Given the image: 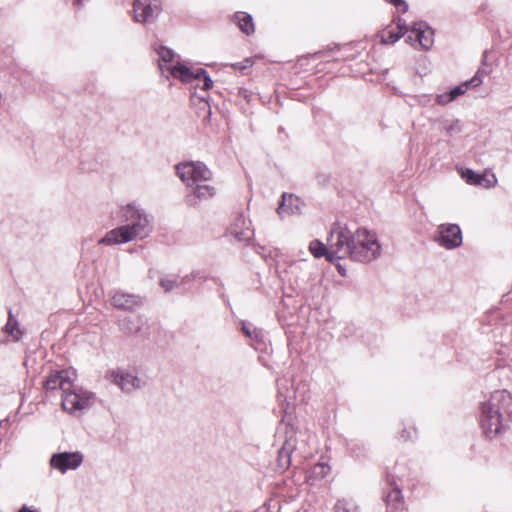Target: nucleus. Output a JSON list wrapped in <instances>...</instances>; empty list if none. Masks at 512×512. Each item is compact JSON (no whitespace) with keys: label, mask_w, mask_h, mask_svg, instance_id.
Segmentation results:
<instances>
[{"label":"nucleus","mask_w":512,"mask_h":512,"mask_svg":"<svg viewBox=\"0 0 512 512\" xmlns=\"http://www.w3.org/2000/svg\"><path fill=\"white\" fill-rule=\"evenodd\" d=\"M327 242L330 247L329 257H332L333 263L345 258L368 263L376 259L381 251V246L374 234L366 229H357L356 232H352L340 223L332 225Z\"/></svg>","instance_id":"1"},{"label":"nucleus","mask_w":512,"mask_h":512,"mask_svg":"<svg viewBox=\"0 0 512 512\" xmlns=\"http://www.w3.org/2000/svg\"><path fill=\"white\" fill-rule=\"evenodd\" d=\"M121 217L125 224L108 231L98 241L99 244L106 246L125 244L136 239H144L153 230L152 216L136 203L122 207Z\"/></svg>","instance_id":"2"},{"label":"nucleus","mask_w":512,"mask_h":512,"mask_svg":"<svg viewBox=\"0 0 512 512\" xmlns=\"http://www.w3.org/2000/svg\"><path fill=\"white\" fill-rule=\"evenodd\" d=\"M512 396L507 390H496L480 408V426L484 435L492 439L506 431L511 420Z\"/></svg>","instance_id":"3"},{"label":"nucleus","mask_w":512,"mask_h":512,"mask_svg":"<svg viewBox=\"0 0 512 512\" xmlns=\"http://www.w3.org/2000/svg\"><path fill=\"white\" fill-rule=\"evenodd\" d=\"M74 371L60 370L52 372L44 381L46 391L62 390V407L75 413L92 406L95 394L73 384Z\"/></svg>","instance_id":"4"},{"label":"nucleus","mask_w":512,"mask_h":512,"mask_svg":"<svg viewBox=\"0 0 512 512\" xmlns=\"http://www.w3.org/2000/svg\"><path fill=\"white\" fill-rule=\"evenodd\" d=\"M176 172L187 187H193L196 183L210 181L213 176L212 171L200 161L179 163L176 165Z\"/></svg>","instance_id":"5"},{"label":"nucleus","mask_w":512,"mask_h":512,"mask_svg":"<svg viewBox=\"0 0 512 512\" xmlns=\"http://www.w3.org/2000/svg\"><path fill=\"white\" fill-rule=\"evenodd\" d=\"M167 70H169L173 77L179 79L183 83L199 86L200 81H203L201 89L204 91L211 89L213 86L212 79L208 72L203 68L192 71L187 66L177 63L176 65L168 67Z\"/></svg>","instance_id":"6"},{"label":"nucleus","mask_w":512,"mask_h":512,"mask_svg":"<svg viewBox=\"0 0 512 512\" xmlns=\"http://www.w3.org/2000/svg\"><path fill=\"white\" fill-rule=\"evenodd\" d=\"M436 233L435 241L446 249H454L462 244V231L457 224H441Z\"/></svg>","instance_id":"7"},{"label":"nucleus","mask_w":512,"mask_h":512,"mask_svg":"<svg viewBox=\"0 0 512 512\" xmlns=\"http://www.w3.org/2000/svg\"><path fill=\"white\" fill-rule=\"evenodd\" d=\"M119 329L126 335L146 337L149 335L148 318L144 315H132L119 320Z\"/></svg>","instance_id":"8"},{"label":"nucleus","mask_w":512,"mask_h":512,"mask_svg":"<svg viewBox=\"0 0 512 512\" xmlns=\"http://www.w3.org/2000/svg\"><path fill=\"white\" fill-rule=\"evenodd\" d=\"M83 462V454L79 451L76 452H59L55 453L50 458V465L52 468L59 470L61 473H66L68 470H75L81 466Z\"/></svg>","instance_id":"9"},{"label":"nucleus","mask_w":512,"mask_h":512,"mask_svg":"<svg viewBox=\"0 0 512 512\" xmlns=\"http://www.w3.org/2000/svg\"><path fill=\"white\" fill-rule=\"evenodd\" d=\"M160 13V7L155 0H134L133 19L135 22L148 23Z\"/></svg>","instance_id":"10"},{"label":"nucleus","mask_w":512,"mask_h":512,"mask_svg":"<svg viewBox=\"0 0 512 512\" xmlns=\"http://www.w3.org/2000/svg\"><path fill=\"white\" fill-rule=\"evenodd\" d=\"M386 484L389 487V491L385 494L384 501L388 512H402L405 509V501L394 476L387 475Z\"/></svg>","instance_id":"11"},{"label":"nucleus","mask_w":512,"mask_h":512,"mask_svg":"<svg viewBox=\"0 0 512 512\" xmlns=\"http://www.w3.org/2000/svg\"><path fill=\"white\" fill-rule=\"evenodd\" d=\"M107 378L126 393L141 388V380L134 374L122 369L110 371Z\"/></svg>","instance_id":"12"},{"label":"nucleus","mask_w":512,"mask_h":512,"mask_svg":"<svg viewBox=\"0 0 512 512\" xmlns=\"http://www.w3.org/2000/svg\"><path fill=\"white\" fill-rule=\"evenodd\" d=\"M482 83V78L479 75V71L476 73L475 76H473L470 80L465 81L461 83L458 86H455L448 92L438 94L436 96V102L439 105H446L455 99H457L459 96L463 95L468 89L474 88L479 86Z\"/></svg>","instance_id":"13"},{"label":"nucleus","mask_w":512,"mask_h":512,"mask_svg":"<svg viewBox=\"0 0 512 512\" xmlns=\"http://www.w3.org/2000/svg\"><path fill=\"white\" fill-rule=\"evenodd\" d=\"M434 32L423 21L415 22L411 29V34L406 38L407 42H417L419 46L425 50L429 49L433 42Z\"/></svg>","instance_id":"14"},{"label":"nucleus","mask_w":512,"mask_h":512,"mask_svg":"<svg viewBox=\"0 0 512 512\" xmlns=\"http://www.w3.org/2000/svg\"><path fill=\"white\" fill-rule=\"evenodd\" d=\"M304 202L293 194L283 193L277 208V214L283 218L286 215L301 214Z\"/></svg>","instance_id":"15"},{"label":"nucleus","mask_w":512,"mask_h":512,"mask_svg":"<svg viewBox=\"0 0 512 512\" xmlns=\"http://www.w3.org/2000/svg\"><path fill=\"white\" fill-rule=\"evenodd\" d=\"M112 305L120 310L132 311L142 305V299L139 295L117 291L112 297Z\"/></svg>","instance_id":"16"},{"label":"nucleus","mask_w":512,"mask_h":512,"mask_svg":"<svg viewBox=\"0 0 512 512\" xmlns=\"http://www.w3.org/2000/svg\"><path fill=\"white\" fill-rule=\"evenodd\" d=\"M192 189V193L186 196V203L189 206H196L197 199L199 200H207L209 198H212L216 194L215 187L209 184H205V182L202 183H196L193 187H190Z\"/></svg>","instance_id":"17"},{"label":"nucleus","mask_w":512,"mask_h":512,"mask_svg":"<svg viewBox=\"0 0 512 512\" xmlns=\"http://www.w3.org/2000/svg\"><path fill=\"white\" fill-rule=\"evenodd\" d=\"M294 449V440L292 438L287 439L278 451L277 464L279 469L285 470L291 465V457Z\"/></svg>","instance_id":"18"},{"label":"nucleus","mask_w":512,"mask_h":512,"mask_svg":"<svg viewBox=\"0 0 512 512\" xmlns=\"http://www.w3.org/2000/svg\"><path fill=\"white\" fill-rule=\"evenodd\" d=\"M233 22L246 35H251L255 31L252 16L247 12L238 11L233 16Z\"/></svg>","instance_id":"19"},{"label":"nucleus","mask_w":512,"mask_h":512,"mask_svg":"<svg viewBox=\"0 0 512 512\" xmlns=\"http://www.w3.org/2000/svg\"><path fill=\"white\" fill-rule=\"evenodd\" d=\"M406 23L401 18L397 19V31L389 30L381 35V42L384 44H394L397 42L406 31Z\"/></svg>","instance_id":"20"},{"label":"nucleus","mask_w":512,"mask_h":512,"mask_svg":"<svg viewBox=\"0 0 512 512\" xmlns=\"http://www.w3.org/2000/svg\"><path fill=\"white\" fill-rule=\"evenodd\" d=\"M241 226L246 225V220L243 217H238L233 228H232V234L235 236V238L240 242H248L252 239L254 235V231L250 229L249 227H245L243 229H238Z\"/></svg>","instance_id":"21"},{"label":"nucleus","mask_w":512,"mask_h":512,"mask_svg":"<svg viewBox=\"0 0 512 512\" xmlns=\"http://www.w3.org/2000/svg\"><path fill=\"white\" fill-rule=\"evenodd\" d=\"M309 251L315 258L325 257L327 261L333 263L332 257H329V244H324L320 240H312L309 244Z\"/></svg>","instance_id":"22"},{"label":"nucleus","mask_w":512,"mask_h":512,"mask_svg":"<svg viewBox=\"0 0 512 512\" xmlns=\"http://www.w3.org/2000/svg\"><path fill=\"white\" fill-rule=\"evenodd\" d=\"M3 330L5 333L10 335L15 341H19L22 336V332L19 328V323L13 316L11 309H9L8 311V321L4 326Z\"/></svg>","instance_id":"23"},{"label":"nucleus","mask_w":512,"mask_h":512,"mask_svg":"<svg viewBox=\"0 0 512 512\" xmlns=\"http://www.w3.org/2000/svg\"><path fill=\"white\" fill-rule=\"evenodd\" d=\"M242 332L256 344L263 342V333L260 329L256 328L252 323L243 321L241 323Z\"/></svg>","instance_id":"24"},{"label":"nucleus","mask_w":512,"mask_h":512,"mask_svg":"<svg viewBox=\"0 0 512 512\" xmlns=\"http://www.w3.org/2000/svg\"><path fill=\"white\" fill-rule=\"evenodd\" d=\"M462 176L470 185H483V183L486 181L484 175L478 174L471 169H466Z\"/></svg>","instance_id":"25"},{"label":"nucleus","mask_w":512,"mask_h":512,"mask_svg":"<svg viewBox=\"0 0 512 512\" xmlns=\"http://www.w3.org/2000/svg\"><path fill=\"white\" fill-rule=\"evenodd\" d=\"M334 512H359V509L352 501L341 499L335 503Z\"/></svg>","instance_id":"26"},{"label":"nucleus","mask_w":512,"mask_h":512,"mask_svg":"<svg viewBox=\"0 0 512 512\" xmlns=\"http://www.w3.org/2000/svg\"><path fill=\"white\" fill-rule=\"evenodd\" d=\"M441 129L450 136L457 134L461 131L460 121L457 119L452 121L445 120L441 122Z\"/></svg>","instance_id":"27"},{"label":"nucleus","mask_w":512,"mask_h":512,"mask_svg":"<svg viewBox=\"0 0 512 512\" xmlns=\"http://www.w3.org/2000/svg\"><path fill=\"white\" fill-rule=\"evenodd\" d=\"M177 279L178 276H163L159 280V285L165 292H170L179 285Z\"/></svg>","instance_id":"28"},{"label":"nucleus","mask_w":512,"mask_h":512,"mask_svg":"<svg viewBox=\"0 0 512 512\" xmlns=\"http://www.w3.org/2000/svg\"><path fill=\"white\" fill-rule=\"evenodd\" d=\"M155 51L159 56V60L162 62H165V63L172 62L175 57L173 50H171L170 48H167L165 46H162V45L155 48Z\"/></svg>","instance_id":"29"},{"label":"nucleus","mask_w":512,"mask_h":512,"mask_svg":"<svg viewBox=\"0 0 512 512\" xmlns=\"http://www.w3.org/2000/svg\"><path fill=\"white\" fill-rule=\"evenodd\" d=\"M331 471V468L326 463H317L312 468V475L316 478H324L326 477Z\"/></svg>","instance_id":"30"},{"label":"nucleus","mask_w":512,"mask_h":512,"mask_svg":"<svg viewBox=\"0 0 512 512\" xmlns=\"http://www.w3.org/2000/svg\"><path fill=\"white\" fill-rule=\"evenodd\" d=\"M395 6L400 12L406 13L408 11V4L404 0H385Z\"/></svg>","instance_id":"31"},{"label":"nucleus","mask_w":512,"mask_h":512,"mask_svg":"<svg viewBox=\"0 0 512 512\" xmlns=\"http://www.w3.org/2000/svg\"><path fill=\"white\" fill-rule=\"evenodd\" d=\"M415 101H417L420 105L422 106H427L430 102H431V99H432V96L431 95H421V96H417L414 98Z\"/></svg>","instance_id":"32"},{"label":"nucleus","mask_w":512,"mask_h":512,"mask_svg":"<svg viewBox=\"0 0 512 512\" xmlns=\"http://www.w3.org/2000/svg\"><path fill=\"white\" fill-rule=\"evenodd\" d=\"M400 438L404 441H407L408 439H411V433L407 431L406 429L402 430L400 434Z\"/></svg>","instance_id":"33"},{"label":"nucleus","mask_w":512,"mask_h":512,"mask_svg":"<svg viewBox=\"0 0 512 512\" xmlns=\"http://www.w3.org/2000/svg\"><path fill=\"white\" fill-rule=\"evenodd\" d=\"M191 279L195 280V279H198V278H201V275H200V272L199 271H193L191 274Z\"/></svg>","instance_id":"34"},{"label":"nucleus","mask_w":512,"mask_h":512,"mask_svg":"<svg viewBox=\"0 0 512 512\" xmlns=\"http://www.w3.org/2000/svg\"><path fill=\"white\" fill-rule=\"evenodd\" d=\"M191 280H192L191 276L190 275H186V276L181 278V281H180L179 284H185V283H187L188 281H191Z\"/></svg>","instance_id":"35"},{"label":"nucleus","mask_w":512,"mask_h":512,"mask_svg":"<svg viewBox=\"0 0 512 512\" xmlns=\"http://www.w3.org/2000/svg\"><path fill=\"white\" fill-rule=\"evenodd\" d=\"M252 63H253V62H252L250 59H246V60H245V62H244V65H243V66H241V69H245V68H247V67L252 66Z\"/></svg>","instance_id":"36"},{"label":"nucleus","mask_w":512,"mask_h":512,"mask_svg":"<svg viewBox=\"0 0 512 512\" xmlns=\"http://www.w3.org/2000/svg\"><path fill=\"white\" fill-rule=\"evenodd\" d=\"M337 269L340 275L346 276V271L341 265H337Z\"/></svg>","instance_id":"37"},{"label":"nucleus","mask_w":512,"mask_h":512,"mask_svg":"<svg viewBox=\"0 0 512 512\" xmlns=\"http://www.w3.org/2000/svg\"><path fill=\"white\" fill-rule=\"evenodd\" d=\"M84 1L85 0H74V4L80 6Z\"/></svg>","instance_id":"38"},{"label":"nucleus","mask_w":512,"mask_h":512,"mask_svg":"<svg viewBox=\"0 0 512 512\" xmlns=\"http://www.w3.org/2000/svg\"><path fill=\"white\" fill-rule=\"evenodd\" d=\"M159 67H160V69H161V70H163V69H164V68H163V65H162L161 63H159Z\"/></svg>","instance_id":"39"}]
</instances>
